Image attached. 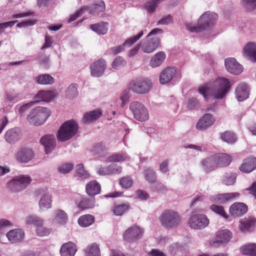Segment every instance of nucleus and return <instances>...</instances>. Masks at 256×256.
Returning a JSON list of instances; mask_svg holds the SVG:
<instances>
[{"label":"nucleus","instance_id":"c03bdc74","mask_svg":"<svg viewBox=\"0 0 256 256\" xmlns=\"http://www.w3.org/2000/svg\"><path fill=\"white\" fill-rule=\"evenodd\" d=\"M144 174L146 180L152 184L156 182V174L154 170L151 168H148L144 170Z\"/></svg>","mask_w":256,"mask_h":256},{"label":"nucleus","instance_id":"8fccbe9b","mask_svg":"<svg viewBox=\"0 0 256 256\" xmlns=\"http://www.w3.org/2000/svg\"><path fill=\"white\" fill-rule=\"evenodd\" d=\"M130 157L126 152L115 154L108 157V160L111 162H120L130 160Z\"/></svg>","mask_w":256,"mask_h":256},{"label":"nucleus","instance_id":"cd10ccee","mask_svg":"<svg viewBox=\"0 0 256 256\" xmlns=\"http://www.w3.org/2000/svg\"><path fill=\"white\" fill-rule=\"evenodd\" d=\"M68 220L66 213L63 210L58 209L54 212L52 222L60 225L65 224Z\"/></svg>","mask_w":256,"mask_h":256},{"label":"nucleus","instance_id":"f8f14e48","mask_svg":"<svg viewBox=\"0 0 256 256\" xmlns=\"http://www.w3.org/2000/svg\"><path fill=\"white\" fill-rule=\"evenodd\" d=\"M232 238V233L227 230H224L218 231L214 238V240L210 242L212 246H219L220 244L228 242Z\"/></svg>","mask_w":256,"mask_h":256},{"label":"nucleus","instance_id":"72a5a7b5","mask_svg":"<svg viewBox=\"0 0 256 256\" xmlns=\"http://www.w3.org/2000/svg\"><path fill=\"white\" fill-rule=\"evenodd\" d=\"M108 23L107 22H101L98 23L92 24L90 25V28L98 34H104L108 30Z\"/></svg>","mask_w":256,"mask_h":256},{"label":"nucleus","instance_id":"1a4fd4ad","mask_svg":"<svg viewBox=\"0 0 256 256\" xmlns=\"http://www.w3.org/2000/svg\"><path fill=\"white\" fill-rule=\"evenodd\" d=\"M130 109L136 120L144 122L148 118V112L144 106L140 102H131Z\"/></svg>","mask_w":256,"mask_h":256},{"label":"nucleus","instance_id":"c9c22d12","mask_svg":"<svg viewBox=\"0 0 256 256\" xmlns=\"http://www.w3.org/2000/svg\"><path fill=\"white\" fill-rule=\"evenodd\" d=\"M35 80L39 84L50 85L54 82V79L48 74H42L36 76Z\"/></svg>","mask_w":256,"mask_h":256},{"label":"nucleus","instance_id":"ea45409f","mask_svg":"<svg viewBox=\"0 0 256 256\" xmlns=\"http://www.w3.org/2000/svg\"><path fill=\"white\" fill-rule=\"evenodd\" d=\"M78 224L82 227H88L94 222V217L90 214L83 215L78 219Z\"/></svg>","mask_w":256,"mask_h":256},{"label":"nucleus","instance_id":"f257e3e1","mask_svg":"<svg viewBox=\"0 0 256 256\" xmlns=\"http://www.w3.org/2000/svg\"><path fill=\"white\" fill-rule=\"evenodd\" d=\"M230 88V81L224 78H218L212 82L206 83L198 88V92L205 100L209 96L220 100L226 96Z\"/></svg>","mask_w":256,"mask_h":256},{"label":"nucleus","instance_id":"bf43d9fd","mask_svg":"<svg viewBox=\"0 0 256 256\" xmlns=\"http://www.w3.org/2000/svg\"><path fill=\"white\" fill-rule=\"evenodd\" d=\"M126 64V61L124 58L120 56H118L113 61L112 66L113 68L116 70Z\"/></svg>","mask_w":256,"mask_h":256},{"label":"nucleus","instance_id":"c756f323","mask_svg":"<svg viewBox=\"0 0 256 256\" xmlns=\"http://www.w3.org/2000/svg\"><path fill=\"white\" fill-rule=\"evenodd\" d=\"M102 114V112L100 110H95L86 112L83 116L82 122L86 124L91 123L100 118Z\"/></svg>","mask_w":256,"mask_h":256},{"label":"nucleus","instance_id":"dca6fc26","mask_svg":"<svg viewBox=\"0 0 256 256\" xmlns=\"http://www.w3.org/2000/svg\"><path fill=\"white\" fill-rule=\"evenodd\" d=\"M239 196L240 194L236 192L225 193L210 196V200L212 202L222 204L228 200H232Z\"/></svg>","mask_w":256,"mask_h":256},{"label":"nucleus","instance_id":"09e8293b","mask_svg":"<svg viewBox=\"0 0 256 256\" xmlns=\"http://www.w3.org/2000/svg\"><path fill=\"white\" fill-rule=\"evenodd\" d=\"M166 0H150L146 2L144 8L149 13H153L158 6V4Z\"/></svg>","mask_w":256,"mask_h":256},{"label":"nucleus","instance_id":"6e6d98bb","mask_svg":"<svg viewBox=\"0 0 256 256\" xmlns=\"http://www.w3.org/2000/svg\"><path fill=\"white\" fill-rule=\"evenodd\" d=\"M151 189L158 193L164 194L168 191V188L161 182H154L150 186Z\"/></svg>","mask_w":256,"mask_h":256},{"label":"nucleus","instance_id":"69168bd1","mask_svg":"<svg viewBox=\"0 0 256 256\" xmlns=\"http://www.w3.org/2000/svg\"><path fill=\"white\" fill-rule=\"evenodd\" d=\"M36 104V101H31L28 103L25 104L22 106H20L18 108V113L20 115H22L24 113L28 110L31 106H32L34 104Z\"/></svg>","mask_w":256,"mask_h":256},{"label":"nucleus","instance_id":"e433bc0d","mask_svg":"<svg viewBox=\"0 0 256 256\" xmlns=\"http://www.w3.org/2000/svg\"><path fill=\"white\" fill-rule=\"evenodd\" d=\"M237 175L234 172H226L221 178V182L226 186L234 185L236 182Z\"/></svg>","mask_w":256,"mask_h":256},{"label":"nucleus","instance_id":"7ed1b4c3","mask_svg":"<svg viewBox=\"0 0 256 256\" xmlns=\"http://www.w3.org/2000/svg\"><path fill=\"white\" fill-rule=\"evenodd\" d=\"M78 124L74 120L64 122L57 131L56 137L60 142H64L73 138L78 132Z\"/></svg>","mask_w":256,"mask_h":256},{"label":"nucleus","instance_id":"9d476101","mask_svg":"<svg viewBox=\"0 0 256 256\" xmlns=\"http://www.w3.org/2000/svg\"><path fill=\"white\" fill-rule=\"evenodd\" d=\"M34 152L31 148L22 146L16 152L15 158L18 163L27 164L34 158Z\"/></svg>","mask_w":256,"mask_h":256},{"label":"nucleus","instance_id":"603ef678","mask_svg":"<svg viewBox=\"0 0 256 256\" xmlns=\"http://www.w3.org/2000/svg\"><path fill=\"white\" fill-rule=\"evenodd\" d=\"M222 140L228 144H233L236 140V134L230 131L226 132L221 134Z\"/></svg>","mask_w":256,"mask_h":256},{"label":"nucleus","instance_id":"a878e982","mask_svg":"<svg viewBox=\"0 0 256 256\" xmlns=\"http://www.w3.org/2000/svg\"><path fill=\"white\" fill-rule=\"evenodd\" d=\"M248 210L246 204L242 202L232 204L230 208V214L234 216H240L244 214Z\"/></svg>","mask_w":256,"mask_h":256},{"label":"nucleus","instance_id":"423d86ee","mask_svg":"<svg viewBox=\"0 0 256 256\" xmlns=\"http://www.w3.org/2000/svg\"><path fill=\"white\" fill-rule=\"evenodd\" d=\"M32 182L28 175L20 174L14 177L8 184V187L12 192H20L25 189Z\"/></svg>","mask_w":256,"mask_h":256},{"label":"nucleus","instance_id":"49530a36","mask_svg":"<svg viewBox=\"0 0 256 256\" xmlns=\"http://www.w3.org/2000/svg\"><path fill=\"white\" fill-rule=\"evenodd\" d=\"M78 94V85L76 84H70L66 92V96L70 100L74 98Z\"/></svg>","mask_w":256,"mask_h":256},{"label":"nucleus","instance_id":"412c9836","mask_svg":"<svg viewBox=\"0 0 256 256\" xmlns=\"http://www.w3.org/2000/svg\"><path fill=\"white\" fill-rule=\"evenodd\" d=\"M256 224V220L254 218H245L240 221L239 228L244 232H251L254 230Z\"/></svg>","mask_w":256,"mask_h":256},{"label":"nucleus","instance_id":"6e6552de","mask_svg":"<svg viewBox=\"0 0 256 256\" xmlns=\"http://www.w3.org/2000/svg\"><path fill=\"white\" fill-rule=\"evenodd\" d=\"M188 226L194 230H202L209 224V220L204 214H196L191 216L188 220Z\"/></svg>","mask_w":256,"mask_h":256},{"label":"nucleus","instance_id":"774afa93","mask_svg":"<svg viewBox=\"0 0 256 256\" xmlns=\"http://www.w3.org/2000/svg\"><path fill=\"white\" fill-rule=\"evenodd\" d=\"M136 198L141 200H146L150 198L148 192L142 190H138L136 192Z\"/></svg>","mask_w":256,"mask_h":256},{"label":"nucleus","instance_id":"4be33fe9","mask_svg":"<svg viewBox=\"0 0 256 256\" xmlns=\"http://www.w3.org/2000/svg\"><path fill=\"white\" fill-rule=\"evenodd\" d=\"M214 119L210 114H206L198 122L196 128L199 130H204L213 124Z\"/></svg>","mask_w":256,"mask_h":256},{"label":"nucleus","instance_id":"a19ab883","mask_svg":"<svg viewBox=\"0 0 256 256\" xmlns=\"http://www.w3.org/2000/svg\"><path fill=\"white\" fill-rule=\"evenodd\" d=\"M94 198H82L78 204V208L81 210L91 208L94 206Z\"/></svg>","mask_w":256,"mask_h":256},{"label":"nucleus","instance_id":"b1692460","mask_svg":"<svg viewBox=\"0 0 256 256\" xmlns=\"http://www.w3.org/2000/svg\"><path fill=\"white\" fill-rule=\"evenodd\" d=\"M56 96V93L54 91L41 90L34 96V101H36V104L41 101L48 102L51 101Z\"/></svg>","mask_w":256,"mask_h":256},{"label":"nucleus","instance_id":"3c124183","mask_svg":"<svg viewBox=\"0 0 256 256\" xmlns=\"http://www.w3.org/2000/svg\"><path fill=\"white\" fill-rule=\"evenodd\" d=\"M106 150L107 149L105 146L100 142L96 144L92 150L94 154L98 155L100 156H104L106 153Z\"/></svg>","mask_w":256,"mask_h":256},{"label":"nucleus","instance_id":"5701e85b","mask_svg":"<svg viewBox=\"0 0 256 256\" xmlns=\"http://www.w3.org/2000/svg\"><path fill=\"white\" fill-rule=\"evenodd\" d=\"M250 88L245 83H240L235 90L236 97L239 102H242L249 96Z\"/></svg>","mask_w":256,"mask_h":256},{"label":"nucleus","instance_id":"7c9ffc66","mask_svg":"<svg viewBox=\"0 0 256 256\" xmlns=\"http://www.w3.org/2000/svg\"><path fill=\"white\" fill-rule=\"evenodd\" d=\"M24 234L20 229H14L6 233V236L12 242H20L24 238Z\"/></svg>","mask_w":256,"mask_h":256},{"label":"nucleus","instance_id":"2f4dec72","mask_svg":"<svg viewBox=\"0 0 256 256\" xmlns=\"http://www.w3.org/2000/svg\"><path fill=\"white\" fill-rule=\"evenodd\" d=\"M100 190V186L96 180L90 182L86 186V192L91 197L98 194Z\"/></svg>","mask_w":256,"mask_h":256},{"label":"nucleus","instance_id":"f704fd0d","mask_svg":"<svg viewBox=\"0 0 256 256\" xmlns=\"http://www.w3.org/2000/svg\"><path fill=\"white\" fill-rule=\"evenodd\" d=\"M166 58V54L164 52H160L153 56L150 61V66L152 68L160 66Z\"/></svg>","mask_w":256,"mask_h":256},{"label":"nucleus","instance_id":"4d7b16f0","mask_svg":"<svg viewBox=\"0 0 256 256\" xmlns=\"http://www.w3.org/2000/svg\"><path fill=\"white\" fill-rule=\"evenodd\" d=\"M210 209L216 214L222 216L224 218H227L228 215L225 212L223 206L216 204H213L210 207Z\"/></svg>","mask_w":256,"mask_h":256},{"label":"nucleus","instance_id":"bb28decb","mask_svg":"<svg viewBox=\"0 0 256 256\" xmlns=\"http://www.w3.org/2000/svg\"><path fill=\"white\" fill-rule=\"evenodd\" d=\"M256 169V158L250 157L244 160L240 167V170L244 172H250Z\"/></svg>","mask_w":256,"mask_h":256},{"label":"nucleus","instance_id":"864d4df0","mask_svg":"<svg viewBox=\"0 0 256 256\" xmlns=\"http://www.w3.org/2000/svg\"><path fill=\"white\" fill-rule=\"evenodd\" d=\"M130 208L128 204H122L116 205L114 208V213L115 215L119 216H122Z\"/></svg>","mask_w":256,"mask_h":256},{"label":"nucleus","instance_id":"5fc2aeb1","mask_svg":"<svg viewBox=\"0 0 256 256\" xmlns=\"http://www.w3.org/2000/svg\"><path fill=\"white\" fill-rule=\"evenodd\" d=\"M240 3L248 12H252L256 9V0H241Z\"/></svg>","mask_w":256,"mask_h":256},{"label":"nucleus","instance_id":"20e7f679","mask_svg":"<svg viewBox=\"0 0 256 256\" xmlns=\"http://www.w3.org/2000/svg\"><path fill=\"white\" fill-rule=\"evenodd\" d=\"M50 114V111L47 108L37 107L30 111L28 116V120L32 124L41 125L44 123Z\"/></svg>","mask_w":256,"mask_h":256},{"label":"nucleus","instance_id":"e2e57ef3","mask_svg":"<svg viewBox=\"0 0 256 256\" xmlns=\"http://www.w3.org/2000/svg\"><path fill=\"white\" fill-rule=\"evenodd\" d=\"M132 184V180L130 176L122 178L120 180V184L122 188H128L130 187Z\"/></svg>","mask_w":256,"mask_h":256},{"label":"nucleus","instance_id":"ddd939ff","mask_svg":"<svg viewBox=\"0 0 256 256\" xmlns=\"http://www.w3.org/2000/svg\"><path fill=\"white\" fill-rule=\"evenodd\" d=\"M144 34V32H140L137 35L127 39L122 45L112 47L109 50V52L116 54L124 50L125 46L130 47L138 41Z\"/></svg>","mask_w":256,"mask_h":256},{"label":"nucleus","instance_id":"58836bf2","mask_svg":"<svg viewBox=\"0 0 256 256\" xmlns=\"http://www.w3.org/2000/svg\"><path fill=\"white\" fill-rule=\"evenodd\" d=\"M244 53L254 62H256V44L250 42L244 48Z\"/></svg>","mask_w":256,"mask_h":256},{"label":"nucleus","instance_id":"0eeeda50","mask_svg":"<svg viewBox=\"0 0 256 256\" xmlns=\"http://www.w3.org/2000/svg\"><path fill=\"white\" fill-rule=\"evenodd\" d=\"M152 86V83L150 79L140 78L130 84L129 89L135 93L145 94L149 92Z\"/></svg>","mask_w":256,"mask_h":256},{"label":"nucleus","instance_id":"6ab92c4d","mask_svg":"<svg viewBox=\"0 0 256 256\" xmlns=\"http://www.w3.org/2000/svg\"><path fill=\"white\" fill-rule=\"evenodd\" d=\"M160 43V39L157 36H154L152 38H147L142 45V50L144 52L150 53L155 50L158 47Z\"/></svg>","mask_w":256,"mask_h":256},{"label":"nucleus","instance_id":"79ce46f5","mask_svg":"<svg viewBox=\"0 0 256 256\" xmlns=\"http://www.w3.org/2000/svg\"><path fill=\"white\" fill-rule=\"evenodd\" d=\"M26 222L28 224L33 225L37 228L41 224H44V220L36 215H30L26 218Z\"/></svg>","mask_w":256,"mask_h":256},{"label":"nucleus","instance_id":"680f3d73","mask_svg":"<svg viewBox=\"0 0 256 256\" xmlns=\"http://www.w3.org/2000/svg\"><path fill=\"white\" fill-rule=\"evenodd\" d=\"M74 168V164L70 163H66L60 165L58 168V170L62 174H67L70 172Z\"/></svg>","mask_w":256,"mask_h":256},{"label":"nucleus","instance_id":"f03ea898","mask_svg":"<svg viewBox=\"0 0 256 256\" xmlns=\"http://www.w3.org/2000/svg\"><path fill=\"white\" fill-rule=\"evenodd\" d=\"M218 18V14L214 12H206L204 13L199 18L198 26H193L191 24H186V29L192 32H198L202 30L210 28L213 26Z\"/></svg>","mask_w":256,"mask_h":256},{"label":"nucleus","instance_id":"9b49d317","mask_svg":"<svg viewBox=\"0 0 256 256\" xmlns=\"http://www.w3.org/2000/svg\"><path fill=\"white\" fill-rule=\"evenodd\" d=\"M106 68V61L103 58H100L90 65L91 74L94 77L102 76L104 74Z\"/></svg>","mask_w":256,"mask_h":256},{"label":"nucleus","instance_id":"39448f33","mask_svg":"<svg viewBox=\"0 0 256 256\" xmlns=\"http://www.w3.org/2000/svg\"><path fill=\"white\" fill-rule=\"evenodd\" d=\"M160 220L166 228H172L178 226L182 222L180 215L173 210H165L161 214Z\"/></svg>","mask_w":256,"mask_h":256},{"label":"nucleus","instance_id":"37998d69","mask_svg":"<svg viewBox=\"0 0 256 256\" xmlns=\"http://www.w3.org/2000/svg\"><path fill=\"white\" fill-rule=\"evenodd\" d=\"M106 9L105 3L103 0H100L98 4L91 6L90 14L93 16L98 15L100 12H102Z\"/></svg>","mask_w":256,"mask_h":256},{"label":"nucleus","instance_id":"2eb2a0df","mask_svg":"<svg viewBox=\"0 0 256 256\" xmlns=\"http://www.w3.org/2000/svg\"><path fill=\"white\" fill-rule=\"evenodd\" d=\"M225 66L226 70L234 75H238L243 71V66L235 58H228L225 60Z\"/></svg>","mask_w":256,"mask_h":256},{"label":"nucleus","instance_id":"c85d7f7f","mask_svg":"<svg viewBox=\"0 0 256 256\" xmlns=\"http://www.w3.org/2000/svg\"><path fill=\"white\" fill-rule=\"evenodd\" d=\"M218 167H224L228 166L232 162V157L224 153H219L214 154Z\"/></svg>","mask_w":256,"mask_h":256},{"label":"nucleus","instance_id":"0e129e2a","mask_svg":"<svg viewBox=\"0 0 256 256\" xmlns=\"http://www.w3.org/2000/svg\"><path fill=\"white\" fill-rule=\"evenodd\" d=\"M40 64L46 69H48L50 66L49 58L46 55L40 56L38 58Z\"/></svg>","mask_w":256,"mask_h":256},{"label":"nucleus","instance_id":"a18cd8bd","mask_svg":"<svg viewBox=\"0 0 256 256\" xmlns=\"http://www.w3.org/2000/svg\"><path fill=\"white\" fill-rule=\"evenodd\" d=\"M86 256H100V250L96 243L88 245L85 250Z\"/></svg>","mask_w":256,"mask_h":256},{"label":"nucleus","instance_id":"aec40b11","mask_svg":"<svg viewBox=\"0 0 256 256\" xmlns=\"http://www.w3.org/2000/svg\"><path fill=\"white\" fill-rule=\"evenodd\" d=\"M22 137V132L18 128H11L6 131L4 135L6 140L11 144H15Z\"/></svg>","mask_w":256,"mask_h":256},{"label":"nucleus","instance_id":"393cba45","mask_svg":"<svg viewBox=\"0 0 256 256\" xmlns=\"http://www.w3.org/2000/svg\"><path fill=\"white\" fill-rule=\"evenodd\" d=\"M77 250L76 245L69 242L62 245L60 250L61 256H74Z\"/></svg>","mask_w":256,"mask_h":256},{"label":"nucleus","instance_id":"a211bd4d","mask_svg":"<svg viewBox=\"0 0 256 256\" xmlns=\"http://www.w3.org/2000/svg\"><path fill=\"white\" fill-rule=\"evenodd\" d=\"M176 74V70L174 67H168L164 68L160 74V82L162 84L170 82Z\"/></svg>","mask_w":256,"mask_h":256},{"label":"nucleus","instance_id":"473e14b6","mask_svg":"<svg viewBox=\"0 0 256 256\" xmlns=\"http://www.w3.org/2000/svg\"><path fill=\"white\" fill-rule=\"evenodd\" d=\"M203 170L206 172H212L217 168L214 154L204 159L202 162Z\"/></svg>","mask_w":256,"mask_h":256},{"label":"nucleus","instance_id":"de8ad7c7","mask_svg":"<svg viewBox=\"0 0 256 256\" xmlns=\"http://www.w3.org/2000/svg\"><path fill=\"white\" fill-rule=\"evenodd\" d=\"M51 196L49 194H45L42 196L39 205L40 208H49L52 206Z\"/></svg>","mask_w":256,"mask_h":256},{"label":"nucleus","instance_id":"4c0bfd02","mask_svg":"<svg viewBox=\"0 0 256 256\" xmlns=\"http://www.w3.org/2000/svg\"><path fill=\"white\" fill-rule=\"evenodd\" d=\"M240 252L244 255L256 256V244H248L240 248Z\"/></svg>","mask_w":256,"mask_h":256},{"label":"nucleus","instance_id":"13d9d810","mask_svg":"<svg viewBox=\"0 0 256 256\" xmlns=\"http://www.w3.org/2000/svg\"><path fill=\"white\" fill-rule=\"evenodd\" d=\"M76 174L82 178H87L89 177V174L85 170L84 166L82 164H78L76 166Z\"/></svg>","mask_w":256,"mask_h":256},{"label":"nucleus","instance_id":"f3484780","mask_svg":"<svg viewBox=\"0 0 256 256\" xmlns=\"http://www.w3.org/2000/svg\"><path fill=\"white\" fill-rule=\"evenodd\" d=\"M40 143L44 146L46 153H50L56 146V140L54 134H46L40 140Z\"/></svg>","mask_w":256,"mask_h":256},{"label":"nucleus","instance_id":"4468645a","mask_svg":"<svg viewBox=\"0 0 256 256\" xmlns=\"http://www.w3.org/2000/svg\"><path fill=\"white\" fill-rule=\"evenodd\" d=\"M144 230L138 226H133L127 229L124 234V238L127 241H134L141 238Z\"/></svg>","mask_w":256,"mask_h":256},{"label":"nucleus","instance_id":"052dcab7","mask_svg":"<svg viewBox=\"0 0 256 256\" xmlns=\"http://www.w3.org/2000/svg\"><path fill=\"white\" fill-rule=\"evenodd\" d=\"M43 225L41 224L36 228V234L39 236H46L51 232V229L45 228Z\"/></svg>","mask_w":256,"mask_h":256},{"label":"nucleus","instance_id":"338daca9","mask_svg":"<svg viewBox=\"0 0 256 256\" xmlns=\"http://www.w3.org/2000/svg\"><path fill=\"white\" fill-rule=\"evenodd\" d=\"M108 167L109 174H118L122 172V168L116 164H110Z\"/></svg>","mask_w":256,"mask_h":256}]
</instances>
